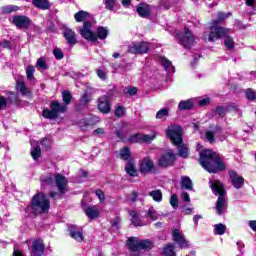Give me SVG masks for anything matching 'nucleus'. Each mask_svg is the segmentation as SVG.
<instances>
[{
  "label": "nucleus",
  "mask_w": 256,
  "mask_h": 256,
  "mask_svg": "<svg viewBox=\"0 0 256 256\" xmlns=\"http://www.w3.org/2000/svg\"><path fill=\"white\" fill-rule=\"evenodd\" d=\"M200 165L208 171V173L225 171V163L221 160L219 154L209 149L200 152Z\"/></svg>",
  "instance_id": "f257e3e1"
},
{
  "label": "nucleus",
  "mask_w": 256,
  "mask_h": 256,
  "mask_svg": "<svg viewBox=\"0 0 256 256\" xmlns=\"http://www.w3.org/2000/svg\"><path fill=\"white\" fill-rule=\"evenodd\" d=\"M167 137L177 147L179 157L187 159L189 157V148L183 144V128L179 125H172L166 130Z\"/></svg>",
  "instance_id": "f03ea898"
},
{
  "label": "nucleus",
  "mask_w": 256,
  "mask_h": 256,
  "mask_svg": "<svg viewBox=\"0 0 256 256\" xmlns=\"http://www.w3.org/2000/svg\"><path fill=\"white\" fill-rule=\"evenodd\" d=\"M126 245L129 256H142L143 251H151L155 247V242L150 239L141 240L137 237H131L127 240Z\"/></svg>",
  "instance_id": "7ed1b4c3"
},
{
  "label": "nucleus",
  "mask_w": 256,
  "mask_h": 256,
  "mask_svg": "<svg viewBox=\"0 0 256 256\" xmlns=\"http://www.w3.org/2000/svg\"><path fill=\"white\" fill-rule=\"evenodd\" d=\"M231 13L225 14L223 12L218 13L216 20L212 21L209 31H206L205 39L208 37V41L213 42L221 37H225L229 33V29L219 26L218 24L227 19Z\"/></svg>",
  "instance_id": "20e7f679"
},
{
  "label": "nucleus",
  "mask_w": 256,
  "mask_h": 256,
  "mask_svg": "<svg viewBox=\"0 0 256 256\" xmlns=\"http://www.w3.org/2000/svg\"><path fill=\"white\" fill-rule=\"evenodd\" d=\"M80 35L87 41L95 43L97 39H107V35H109V30H107V28L103 26H100L96 29V32H93V30H91V22L85 21L83 23L82 29H80Z\"/></svg>",
  "instance_id": "39448f33"
},
{
  "label": "nucleus",
  "mask_w": 256,
  "mask_h": 256,
  "mask_svg": "<svg viewBox=\"0 0 256 256\" xmlns=\"http://www.w3.org/2000/svg\"><path fill=\"white\" fill-rule=\"evenodd\" d=\"M209 184L214 195H219L216 202V213L217 215H222L227 209V202L225 201V187L219 180H210Z\"/></svg>",
  "instance_id": "423d86ee"
},
{
  "label": "nucleus",
  "mask_w": 256,
  "mask_h": 256,
  "mask_svg": "<svg viewBox=\"0 0 256 256\" xmlns=\"http://www.w3.org/2000/svg\"><path fill=\"white\" fill-rule=\"evenodd\" d=\"M51 202L47 199L44 193H38L33 196L31 206L27 208V211H31L34 215H41L42 213H49Z\"/></svg>",
  "instance_id": "0eeeda50"
},
{
  "label": "nucleus",
  "mask_w": 256,
  "mask_h": 256,
  "mask_svg": "<svg viewBox=\"0 0 256 256\" xmlns=\"http://www.w3.org/2000/svg\"><path fill=\"white\" fill-rule=\"evenodd\" d=\"M67 111V105L59 103V101L54 100L50 104V109H44L42 116L45 119H57L60 113H65Z\"/></svg>",
  "instance_id": "6e6552de"
},
{
  "label": "nucleus",
  "mask_w": 256,
  "mask_h": 256,
  "mask_svg": "<svg viewBox=\"0 0 256 256\" xmlns=\"http://www.w3.org/2000/svg\"><path fill=\"white\" fill-rule=\"evenodd\" d=\"M55 183L56 187H58L59 193L50 192V197L52 199H61V195L65 194V191H67V178L61 174H56Z\"/></svg>",
  "instance_id": "1a4fd4ad"
},
{
  "label": "nucleus",
  "mask_w": 256,
  "mask_h": 256,
  "mask_svg": "<svg viewBox=\"0 0 256 256\" xmlns=\"http://www.w3.org/2000/svg\"><path fill=\"white\" fill-rule=\"evenodd\" d=\"M176 37L179 39L180 45L185 49H189V47L195 43V36H193L191 31L187 28L184 29V35L181 32L176 31Z\"/></svg>",
  "instance_id": "9d476101"
},
{
  "label": "nucleus",
  "mask_w": 256,
  "mask_h": 256,
  "mask_svg": "<svg viewBox=\"0 0 256 256\" xmlns=\"http://www.w3.org/2000/svg\"><path fill=\"white\" fill-rule=\"evenodd\" d=\"M129 53L133 55H143L149 51V43L147 42H133L128 46Z\"/></svg>",
  "instance_id": "9b49d317"
},
{
  "label": "nucleus",
  "mask_w": 256,
  "mask_h": 256,
  "mask_svg": "<svg viewBox=\"0 0 256 256\" xmlns=\"http://www.w3.org/2000/svg\"><path fill=\"white\" fill-rule=\"evenodd\" d=\"M45 253V243L43 239L37 238L32 241V247L30 250L31 256H42Z\"/></svg>",
  "instance_id": "f8f14e48"
},
{
  "label": "nucleus",
  "mask_w": 256,
  "mask_h": 256,
  "mask_svg": "<svg viewBox=\"0 0 256 256\" xmlns=\"http://www.w3.org/2000/svg\"><path fill=\"white\" fill-rule=\"evenodd\" d=\"M13 23L17 29H29L31 27V20L27 16L16 15L13 17Z\"/></svg>",
  "instance_id": "ddd939ff"
},
{
  "label": "nucleus",
  "mask_w": 256,
  "mask_h": 256,
  "mask_svg": "<svg viewBox=\"0 0 256 256\" xmlns=\"http://www.w3.org/2000/svg\"><path fill=\"white\" fill-rule=\"evenodd\" d=\"M175 163V155L173 151L169 150L166 154L162 155L158 161L160 167H169Z\"/></svg>",
  "instance_id": "4468645a"
},
{
  "label": "nucleus",
  "mask_w": 256,
  "mask_h": 256,
  "mask_svg": "<svg viewBox=\"0 0 256 256\" xmlns=\"http://www.w3.org/2000/svg\"><path fill=\"white\" fill-rule=\"evenodd\" d=\"M157 137V133L152 132L151 134H135L130 138L131 143H137L142 141V143H151Z\"/></svg>",
  "instance_id": "2eb2a0df"
},
{
  "label": "nucleus",
  "mask_w": 256,
  "mask_h": 256,
  "mask_svg": "<svg viewBox=\"0 0 256 256\" xmlns=\"http://www.w3.org/2000/svg\"><path fill=\"white\" fill-rule=\"evenodd\" d=\"M173 241L178 243L179 247L181 249H186L188 247L187 240H185V237L183 236V232L179 229H175L172 232Z\"/></svg>",
  "instance_id": "dca6fc26"
},
{
  "label": "nucleus",
  "mask_w": 256,
  "mask_h": 256,
  "mask_svg": "<svg viewBox=\"0 0 256 256\" xmlns=\"http://www.w3.org/2000/svg\"><path fill=\"white\" fill-rule=\"evenodd\" d=\"M98 109L101 113H110L111 112V102L107 96H101L98 98Z\"/></svg>",
  "instance_id": "f3484780"
},
{
  "label": "nucleus",
  "mask_w": 256,
  "mask_h": 256,
  "mask_svg": "<svg viewBox=\"0 0 256 256\" xmlns=\"http://www.w3.org/2000/svg\"><path fill=\"white\" fill-rule=\"evenodd\" d=\"M229 175L232 186L235 189H241L243 187V183H245V180L242 178V176H239L235 171H230Z\"/></svg>",
  "instance_id": "a211bd4d"
},
{
  "label": "nucleus",
  "mask_w": 256,
  "mask_h": 256,
  "mask_svg": "<svg viewBox=\"0 0 256 256\" xmlns=\"http://www.w3.org/2000/svg\"><path fill=\"white\" fill-rule=\"evenodd\" d=\"M16 91H18L22 97H31L32 95L31 90L27 87L25 81L23 80L16 81Z\"/></svg>",
  "instance_id": "6ab92c4d"
},
{
  "label": "nucleus",
  "mask_w": 256,
  "mask_h": 256,
  "mask_svg": "<svg viewBox=\"0 0 256 256\" xmlns=\"http://www.w3.org/2000/svg\"><path fill=\"white\" fill-rule=\"evenodd\" d=\"M63 37L69 45H77V34L70 28H65L63 31Z\"/></svg>",
  "instance_id": "aec40b11"
},
{
  "label": "nucleus",
  "mask_w": 256,
  "mask_h": 256,
  "mask_svg": "<svg viewBox=\"0 0 256 256\" xmlns=\"http://www.w3.org/2000/svg\"><path fill=\"white\" fill-rule=\"evenodd\" d=\"M154 168L155 164L153 163V160L149 158H144L140 164L139 171L140 173H151Z\"/></svg>",
  "instance_id": "412c9836"
},
{
  "label": "nucleus",
  "mask_w": 256,
  "mask_h": 256,
  "mask_svg": "<svg viewBox=\"0 0 256 256\" xmlns=\"http://www.w3.org/2000/svg\"><path fill=\"white\" fill-rule=\"evenodd\" d=\"M124 170L126 171L127 175H130V177H137V175H139L134 159H130L126 162Z\"/></svg>",
  "instance_id": "4be33fe9"
},
{
  "label": "nucleus",
  "mask_w": 256,
  "mask_h": 256,
  "mask_svg": "<svg viewBox=\"0 0 256 256\" xmlns=\"http://www.w3.org/2000/svg\"><path fill=\"white\" fill-rule=\"evenodd\" d=\"M93 93H95V89L88 87L86 88L85 92L83 93V95L80 98V102L83 105H87V103L93 101Z\"/></svg>",
  "instance_id": "5701e85b"
},
{
  "label": "nucleus",
  "mask_w": 256,
  "mask_h": 256,
  "mask_svg": "<svg viewBox=\"0 0 256 256\" xmlns=\"http://www.w3.org/2000/svg\"><path fill=\"white\" fill-rule=\"evenodd\" d=\"M136 11L140 17H149L151 15V6L149 4H139Z\"/></svg>",
  "instance_id": "b1692460"
},
{
  "label": "nucleus",
  "mask_w": 256,
  "mask_h": 256,
  "mask_svg": "<svg viewBox=\"0 0 256 256\" xmlns=\"http://www.w3.org/2000/svg\"><path fill=\"white\" fill-rule=\"evenodd\" d=\"M69 233L70 237H72V239H75V241H78V243H81V241H83V231L79 230L76 226H70Z\"/></svg>",
  "instance_id": "393cba45"
},
{
  "label": "nucleus",
  "mask_w": 256,
  "mask_h": 256,
  "mask_svg": "<svg viewBox=\"0 0 256 256\" xmlns=\"http://www.w3.org/2000/svg\"><path fill=\"white\" fill-rule=\"evenodd\" d=\"M84 213L88 219H97L99 217V208L97 206H89L84 209Z\"/></svg>",
  "instance_id": "a878e982"
},
{
  "label": "nucleus",
  "mask_w": 256,
  "mask_h": 256,
  "mask_svg": "<svg viewBox=\"0 0 256 256\" xmlns=\"http://www.w3.org/2000/svg\"><path fill=\"white\" fill-rule=\"evenodd\" d=\"M32 4L37 9H42V11H47L51 8V4L47 0H32Z\"/></svg>",
  "instance_id": "bb28decb"
},
{
  "label": "nucleus",
  "mask_w": 256,
  "mask_h": 256,
  "mask_svg": "<svg viewBox=\"0 0 256 256\" xmlns=\"http://www.w3.org/2000/svg\"><path fill=\"white\" fill-rule=\"evenodd\" d=\"M31 146H32V151H31L32 159H34V161H37V159L41 157V147L35 141H31Z\"/></svg>",
  "instance_id": "cd10ccee"
},
{
  "label": "nucleus",
  "mask_w": 256,
  "mask_h": 256,
  "mask_svg": "<svg viewBox=\"0 0 256 256\" xmlns=\"http://www.w3.org/2000/svg\"><path fill=\"white\" fill-rule=\"evenodd\" d=\"M181 187L182 189H186L187 191H193V181L189 176H182L181 177Z\"/></svg>",
  "instance_id": "c85d7f7f"
},
{
  "label": "nucleus",
  "mask_w": 256,
  "mask_h": 256,
  "mask_svg": "<svg viewBox=\"0 0 256 256\" xmlns=\"http://www.w3.org/2000/svg\"><path fill=\"white\" fill-rule=\"evenodd\" d=\"M160 63L166 71H169V73H175V67H173V64L167 58L161 57Z\"/></svg>",
  "instance_id": "c756f323"
},
{
  "label": "nucleus",
  "mask_w": 256,
  "mask_h": 256,
  "mask_svg": "<svg viewBox=\"0 0 256 256\" xmlns=\"http://www.w3.org/2000/svg\"><path fill=\"white\" fill-rule=\"evenodd\" d=\"M148 195L149 197H152L153 201H156V203H161V201H163V192L159 189L150 191Z\"/></svg>",
  "instance_id": "7c9ffc66"
},
{
  "label": "nucleus",
  "mask_w": 256,
  "mask_h": 256,
  "mask_svg": "<svg viewBox=\"0 0 256 256\" xmlns=\"http://www.w3.org/2000/svg\"><path fill=\"white\" fill-rule=\"evenodd\" d=\"M178 109H180V111H187L189 109H193V101L191 100L180 101L178 105Z\"/></svg>",
  "instance_id": "2f4dec72"
},
{
  "label": "nucleus",
  "mask_w": 256,
  "mask_h": 256,
  "mask_svg": "<svg viewBox=\"0 0 256 256\" xmlns=\"http://www.w3.org/2000/svg\"><path fill=\"white\" fill-rule=\"evenodd\" d=\"M131 222L135 227H143V224L141 220H139V215L135 211L130 212Z\"/></svg>",
  "instance_id": "473e14b6"
},
{
  "label": "nucleus",
  "mask_w": 256,
  "mask_h": 256,
  "mask_svg": "<svg viewBox=\"0 0 256 256\" xmlns=\"http://www.w3.org/2000/svg\"><path fill=\"white\" fill-rule=\"evenodd\" d=\"M87 17H89V13L83 10L79 11L74 15V19L75 21H77V23H83V21H85Z\"/></svg>",
  "instance_id": "72a5a7b5"
},
{
  "label": "nucleus",
  "mask_w": 256,
  "mask_h": 256,
  "mask_svg": "<svg viewBox=\"0 0 256 256\" xmlns=\"http://www.w3.org/2000/svg\"><path fill=\"white\" fill-rule=\"evenodd\" d=\"M120 159H122L123 161H129L131 158V150L127 147H124L121 151H120Z\"/></svg>",
  "instance_id": "f704fd0d"
},
{
  "label": "nucleus",
  "mask_w": 256,
  "mask_h": 256,
  "mask_svg": "<svg viewBox=\"0 0 256 256\" xmlns=\"http://www.w3.org/2000/svg\"><path fill=\"white\" fill-rule=\"evenodd\" d=\"M163 254L165 256H177V254H175V246L173 244L167 245L164 247Z\"/></svg>",
  "instance_id": "c9c22d12"
},
{
  "label": "nucleus",
  "mask_w": 256,
  "mask_h": 256,
  "mask_svg": "<svg viewBox=\"0 0 256 256\" xmlns=\"http://www.w3.org/2000/svg\"><path fill=\"white\" fill-rule=\"evenodd\" d=\"M147 217H149V219L152 221H157V219H159V213L157 210H155V208L150 207L147 212Z\"/></svg>",
  "instance_id": "e433bc0d"
},
{
  "label": "nucleus",
  "mask_w": 256,
  "mask_h": 256,
  "mask_svg": "<svg viewBox=\"0 0 256 256\" xmlns=\"http://www.w3.org/2000/svg\"><path fill=\"white\" fill-rule=\"evenodd\" d=\"M105 9L113 11L117 7V0H104Z\"/></svg>",
  "instance_id": "4c0bfd02"
},
{
  "label": "nucleus",
  "mask_w": 256,
  "mask_h": 256,
  "mask_svg": "<svg viewBox=\"0 0 256 256\" xmlns=\"http://www.w3.org/2000/svg\"><path fill=\"white\" fill-rule=\"evenodd\" d=\"M214 229L216 235H225V231H227V226H225L224 224H216Z\"/></svg>",
  "instance_id": "58836bf2"
},
{
  "label": "nucleus",
  "mask_w": 256,
  "mask_h": 256,
  "mask_svg": "<svg viewBox=\"0 0 256 256\" xmlns=\"http://www.w3.org/2000/svg\"><path fill=\"white\" fill-rule=\"evenodd\" d=\"M2 11L7 14L15 13V11H19V6H15V5L4 6L2 7Z\"/></svg>",
  "instance_id": "ea45409f"
},
{
  "label": "nucleus",
  "mask_w": 256,
  "mask_h": 256,
  "mask_svg": "<svg viewBox=\"0 0 256 256\" xmlns=\"http://www.w3.org/2000/svg\"><path fill=\"white\" fill-rule=\"evenodd\" d=\"M62 99L65 103V105H69V103H71V99H73V97L71 96V92L70 91H63L62 92Z\"/></svg>",
  "instance_id": "a19ab883"
},
{
  "label": "nucleus",
  "mask_w": 256,
  "mask_h": 256,
  "mask_svg": "<svg viewBox=\"0 0 256 256\" xmlns=\"http://www.w3.org/2000/svg\"><path fill=\"white\" fill-rule=\"evenodd\" d=\"M224 45L227 49H233L235 47V41L230 36H226L224 39Z\"/></svg>",
  "instance_id": "79ce46f5"
},
{
  "label": "nucleus",
  "mask_w": 256,
  "mask_h": 256,
  "mask_svg": "<svg viewBox=\"0 0 256 256\" xmlns=\"http://www.w3.org/2000/svg\"><path fill=\"white\" fill-rule=\"evenodd\" d=\"M164 117H169V109H160L156 114V119H163Z\"/></svg>",
  "instance_id": "37998d69"
},
{
  "label": "nucleus",
  "mask_w": 256,
  "mask_h": 256,
  "mask_svg": "<svg viewBox=\"0 0 256 256\" xmlns=\"http://www.w3.org/2000/svg\"><path fill=\"white\" fill-rule=\"evenodd\" d=\"M34 74H35V67H33V66H31V65L28 66V67L26 68L27 79H29L30 81L33 80V79H35Z\"/></svg>",
  "instance_id": "c03bdc74"
},
{
  "label": "nucleus",
  "mask_w": 256,
  "mask_h": 256,
  "mask_svg": "<svg viewBox=\"0 0 256 256\" xmlns=\"http://www.w3.org/2000/svg\"><path fill=\"white\" fill-rule=\"evenodd\" d=\"M170 205L171 207H173V209H177V207H179V197L177 196V194H173L170 197Z\"/></svg>",
  "instance_id": "a18cd8bd"
},
{
  "label": "nucleus",
  "mask_w": 256,
  "mask_h": 256,
  "mask_svg": "<svg viewBox=\"0 0 256 256\" xmlns=\"http://www.w3.org/2000/svg\"><path fill=\"white\" fill-rule=\"evenodd\" d=\"M53 55L58 61H61V59H63L64 57L63 50H61L60 48H55L53 50Z\"/></svg>",
  "instance_id": "49530a36"
},
{
  "label": "nucleus",
  "mask_w": 256,
  "mask_h": 256,
  "mask_svg": "<svg viewBox=\"0 0 256 256\" xmlns=\"http://www.w3.org/2000/svg\"><path fill=\"white\" fill-rule=\"evenodd\" d=\"M36 67L39 69H47V62L44 58H39L36 62Z\"/></svg>",
  "instance_id": "de8ad7c7"
},
{
  "label": "nucleus",
  "mask_w": 256,
  "mask_h": 256,
  "mask_svg": "<svg viewBox=\"0 0 256 256\" xmlns=\"http://www.w3.org/2000/svg\"><path fill=\"white\" fill-rule=\"evenodd\" d=\"M8 101H10V103H17V101H19V97L15 92H9Z\"/></svg>",
  "instance_id": "09e8293b"
},
{
  "label": "nucleus",
  "mask_w": 256,
  "mask_h": 256,
  "mask_svg": "<svg viewBox=\"0 0 256 256\" xmlns=\"http://www.w3.org/2000/svg\"><path fill=\"white\" fill-rule=\"evenodd\" d=\"M215 115H218V117H225V108L223 106H218L214 110Z\"/></svg>",
  "instance_id": "8fccbe9b"
},
{
  "label": "nucleus",
  "mask_w": 256,
  "mask_h": 256,
  "mask_svg": "<svg viewBox=\"0 0 256 256\" xmlns=\"http://www.w3.org/2000/svg\"><path fill=\"white\" fill-rule=\"evenodd\" d=\"M116 117H124L125 116V107L118 106L115 111Z\"/></svg>",
  "instance_id": "3c124183"
},
{
  "label": "nucleus",
  "mask_w": 256,
  "mask_h": 256,
  "mask_svg": "<svg viewBox=\"0 0 256 256\" xmlns=\"http://www.w3.org/2000/svg\"><path fill=\"white\" fill-rule=\"evenodd\" d=\"M111 229L112 231H117L119 229V218H115L111 222Z\"/></svg>",
  "instance_id": "603ef678"
},
{
  "label": "nucleus",
  "mask_w": 256,
  "mask_h": 256,
  "mask_svg": "<svg viewBox=\"0 0 256 256\" xmlns=\"http://www.w3.org/2000/svg\"><path fill=\"white\" fill-rule=\"evenodd\" d=\"M96 73L99 77V79H101L102 81H105V79H107V73L101 69L96 70Z\"/></svg>",
  "instance_id": "864d4df0"
},
{
  "label": "nucleus",
  "mask_w": 256,
  "mask_h": 256,
  "mask_svg": "<svg viewBox=\"0 0 256 256\" xmlns=\"http://www.w3.org/2000/svg\"><path fill=\"white\" fill-rule=\"evenodd\" d=\"M206 139L209 143H213L215 141V134L211 131L206 132Z\"/></svg>",
  "instance_id": "5fc2aeb1"
},
{
  "label": "nucleus",
  "mask_w": 256,
  "mask_h": 256,
  "mask_svg": "<svg viewBox=\"0 0 256 256\" xmlns=\"http://www.w3.org/2000/svg\"><path fill=\"white\" fill-rule=\"evenodd\" d=\"M246 97H247V99H250V101H255V99H256L255 92H253V90H251V89L247 90Z\"/></svg>",
  "instance_id": "6e6d98bb"
},
{
  "label": "nucleus",
  "mask_w": 256,
  "mask_h": 256,
  "mask_svg": "<svg viewBox=\"0 0 256 256\" xmlns=\"http://www.w3.org/2000/svg\"><path fill=\"white\" fill-rule=\"evenodd\" d=\"M41 145L42 147L49 149L51 147V140H49V138H44L41 141Z\"/></svg>",
  "instance_id": "4d7b16f0"
},
{
  "label": "nucleus",
  "mask_w": 256,
  "mask_h": 256,
  "mask_svg": "<svg viewBox=\"0 0 256 256\" xmlns=\"http://www.w3.org/2000/svg\"><path fill=\"white\" fill-rule=\"evenodd\" d=\"M160 7H163V9H171V3L168 0H160Z\"/></svg>",
  "instance_id": "13d9d810"
},
{
  "label": "nucleus",
  "mask_w": 256,
  "mask_h": 256,
  "mask_svg": "<svg viewBox=\"0 0 256 256\" xmlns=\"http://www.w3.org/2000/svg\"><path fill=\"white\" fill-rule=\"evenodd\" d=\"M95 194L101 203L105 201V193H103L101 190H96Z\"/></svg>",
  "instance_id": "bf43d9fd"
},
{
  "label": "nucleus",
  "mask_w": 256,
  "mask_h": 256,
  "mask_svg": "<svg viewBox=\"0 0 256 256\" xmlns=\"http://www.w3.org/2000/svg\"><path fill=\"white\" fill-rule=\"evenodd\" d=\"M7 99L3 96H0V110L6 109Z\"/></svg>",
  "instance_id": "052dcab7"
},
{
  "label": "nucleus",
  "mask_w": 256,
  "mask_h": 256,
  "mask_svg": "<svg viewBox=\"0 0 256 256\" xmlns=\"http://www.w3.org/2000/svg\"><path fill=\"white\" fill-rule=\"evenodd\" d=\"M181 199H182V201H185V203L191 202V197H189V193H187V192H182Z\"/></svg>",
  "instance_id": "680f3d73"
},
{
  "label": "nucleus",
  "mask_w": 256,
  "mask_h": 256,
  "mask_svg": "<svg viewBox=\"0 0 256 256\" xmlns=\"http://www.w3.org/2000/svg\"><path fill=\"white\" fill-rule=\"evenodd\" d=\"M125 93H127L128 95H136L137 94V88L136 87L126 88Z\"/></svg>",
  "instance_id": "e2e57ef3"
},
{
  "label": "nucleus",
  "mask_w": 256,
  "mask_h": 256,
  "mask_svg": "<svg viewBox=\"0 0 256 256\" xmlns=\"http://www.w3.org/2000/svg\"><path fill=\"white\" fill-rule=\"evenodd\" d=\"M209 103H211V99L209 98H203L202 100H200L198 102V104L201 106V107H205V105H209Z\"/></svg>",
  "instance_id": "0e129e2a"
},
{
  "label": "nucleus",
  "mask_w": 256,
  "mask_h": 256,
  "mask_svg": "<svg viewBox=\"0 0 256 256\" xmlns=\"http://www.w3.org/2000/svg\"><path fill=\"white\" fill-rule=\"evenodd\" d=\"M42 185H53V177H48L45 180H42Z\"/></svg>",
  "instance_id": "69168bd1"
},
{
  "label": "nucleus",
  "mask_w": 256,
  "mask_h": 256,
  "mask_svg": "<svg viewBox=\"0 0 256 256\" xmlns=\"http://www.w3.org/2000/svg\"><path fill=\"white\" fill-rule=\"evenodd\" d=\"M94 135H104L105 134V129L103 128H98L96 130L93 131Z\"/></svg>",
  "instance_id": "338daca9"
},
{
  "label": "nucleus",
  "mask_w": 256,
  "mask_h": 256,
  "mask_svg": "<svg viewBox=\"0 0 256 256\" xmlns=\"http://www.w3.org/2000/svg\"><path fill=\"white\" fill-rule=\"evenodd\" d=\"M249 227L252 231H256V220H252L249 222Z\"/></svg>",
  "instance_id": "774afa93"
}]
</instances>
